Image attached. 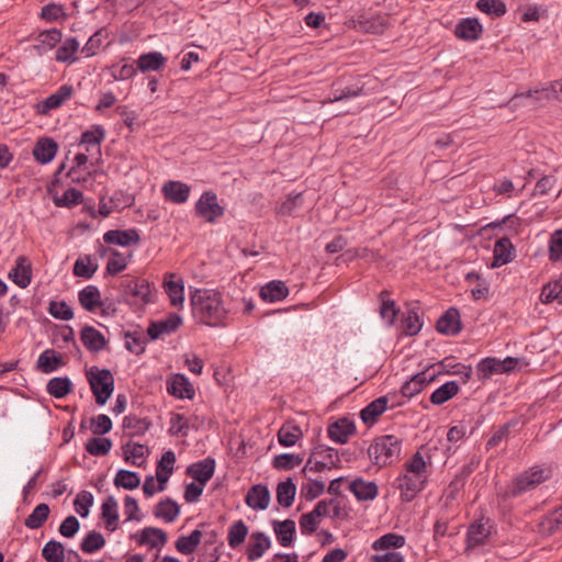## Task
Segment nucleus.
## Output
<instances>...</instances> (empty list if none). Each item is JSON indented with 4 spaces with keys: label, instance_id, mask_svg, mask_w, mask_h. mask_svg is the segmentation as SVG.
Masks as SVG:
<instances>
[{
    "label": "nucleus",
    "instance_id": "35",
    "mask_svg": "<svg viewBox=\"0 0 562 562\" xmlns=\"http://www.w3.org/2000/svg\"><path fill=\"white\" fill-rule=\"evenodd\" d=\"M252 542L247 549V558L249 561H256L263 555L270 548L271 541L263 532H254L251 535Z\"/></svg>",
    "mask_w": 562,
    "mask_h": 562
},
{
    "label": "nucleus",
    "instance_id": "44",
    "mask_svg": "<svg viewBox=\"0 0 562 562\" xmlns=\"http://www.w3.org/2000/svg\"><path fill=\"white\" fill-rule=\"evenodd\" d=\"M296 494V486L291 479L280 482L277 486V501L280 506H292Z\"/></svg>",
    "mask_w": 562,
    "mask_h": 562
},
{
    "label": "nucleus",
    "instance_id": "37",
    "mask_svg": "<svg viewBox=\"0 0 562 562\" xmlns=\"http://www.w3.org/2000/svg\"><path fill=\"white\" fill-rule=\"evenodd\" d=\"M13 282L20 288H26L31 283L32 270L24 257H19L15 267L10 272Z\"/></svg>",
    "mask_w": 562,
    "mask_h": 562
},
{
    "label": "nucleus",
    "instance_id": "36",
    "mask_svg": "<svg viewBox=\"0 0 562 562\" xmlns=\"http://www.w3.org/2000/svg\"><path fill=\"white\" fill-rule=\"evenodd\" d=\"M57 153V144L50 138L40 139L34 149V158L41 164H47L54 159Z\"/></svg>",
    "mask_w": 562,
    "mask_h": 562
},
{
    "label": "nucleus",
    "instance_id": "16",
    "mask_svg": "<svg viewBox=\"0 0 562 562\" xmlns=\"http://www.w3.org/2000/svg\"><path fill=\"white\" fill-rule=\"evenodd\" d=\"M214 471L215 460L212 458H205L202 461L189 465L187 469V474L196 481V483L205 486L214 475Z\"/></svg>",
    "mask_w": 562,
    "mask_h": 562
},
{
    "label": "nucleus",
    "instance_id": "60",
    "mask_svg": "<svg viewBox=\"0 0 562 562\" xmlns=\"http://www.w3.org/2000/svg\"><path fill=\"white\" fill-rule=\"evenodd\" d=\"M109 252L111 258L108 260L106 271L109 274L114 276L126 268L131 255L125 256L115 249H109Z\"/></svg>",
    "mask_w": 562,
    "mask_h": 562
},
{
    "label": "nucleus",
    "instance_id": "54",
    "mask_svg": "<svg viewBox=\"0 0 562 562\" xmlns=\"http://www.w3.org/2000/svg\"><path fill=\"white\" fill-rule=\"evenodd\" d=\"M42 555L47 562H65V548L61 542L49 540L42 549Z\"/></svg>",
    "mask_w": 562,
    "mask_h": 562
},
{
    "label": "nucleus",
    "instance_id": "59",
    "mask_svg": "<svg viewBox=\"0 0 562 562\" xmlns=\"http://www.w3.org/2000/svg\"><path fill=\"white\" fill-rule=\"evenodd\" d=\"M109 32L106 29H100L98 30L93 35H91L86 43V45L82 47V54L86 55V57L94 56L98 50L100 49L103 41L108 38Z\"/></svg>",
    "mask_w": 562,
    "mask_h": 562
},
{
    "label": "nucleus",
    "instance_id": "25",
    "mask_svg": "<svg viewBox=\"0 0 562 562\" xmlns=\"http://www.w3.org/2000/svg\"><path fill=\"white\" fill-rule=\"evenodd\" d=\"M273 531L276 533L277 540L282 547H291L294 541V536L296 532L295 521L292 519H285L282 521L273 520L272 521Z\"/></svg>",
    "mask_w": 562,
    "mask_h": 562
},
{
    "label": "nucleus",
    "instance_id": "52",
    "mask_svg": "<svg viewBox=\"0 0 562 562\" xmlns=\"http://www.w3.org/2000/svg\"><path fill=\"white\" fill-rule=\"evenodd\" d=\"M79 48V42L75 37L67 38L56 50V60L61 63H74V57Z\"/></svg>",
    "mask_w": 562,
    "mask_h": 562
},
{
    "label": "nucleus",
    "instance_id": "4",
    "mask_svg": "<svg viewBox=\"0 0 562 562\" xmlns=\"http://www.w3.org/2000/svg\"><path fill=\"white\" fill-rule=\"evenodd\" d=\"M402 440L393 435L378 437L369 447L368 453L374 464L385 467L400 458Z\"/></svg>",
    "mask_w": 562,
    "mask_h": 562
},
{
    "label": "nucleus",
    "instance_id": "14",
    "mask_svg": "<svg viewBox=\"0 0 562 562\" xmlns=\"http://www.w3.org/2000/svg\"><path fill=\"white\" fill-rule=\"evenodd\" d=\"M167 391L178 398H192L195 394L193 385L184 374L176 373L167 380Z\"/></svg>",
    "mask_w": 562,
    "mask_h": 562
},
{
    "label": "nucleus",
    "instance_id": "9",
    "mask_svg": "<svg viewBox=\"0 0 562 562\" xmlns=\"http://www.w3.org/2000/svg\"><path fill=\"white\" fill-rule=\"evenodd\" d=\"M195 212L207 223H215L224 215V207L220 205L217 195L205 191L195 203Z\"/></svg>",
    "mask_w": 562,
    "mask_h": 562
},
{
    "label": "nucleus",
    "instance_id": "41",
    "mask_svg": "<svg viewBox=\"0 0 562 562\" xmlns=\"http://www.w3.org/2000/svg\"><path fill=\"white\" fill-rule=\"evenodd\" d=\"M302 436V429L293 423H285L278 431L279 443L283 447L294 446Z\"/></svg>",
    "mask_w": 562,
    "mask_h": 562
},
{
    "label": "nucleus",
    "instance_id": "13",
    "mask_svg": "<svg viewBox=\"0 0 562 562\" xmlns=\"http://www.w3.org/2000/svg\"><path fill=\"white\" fill-rule=\"evenodd\" d=\"M161 192L167 201L183 204L190 196L191 188L184 182L169 180L164 183Z\"/></svg>",
    "mask_w": 562,
    "mask_h": 562
},
{
    "label": "nucleus",
    "instance_id": "43",
    "mask_svg": "<svg viewBox=\"0 0 562 562\" xmlns=\"http://www.w3.org/2000/svg\"><path fill=\"white\" fill-rule=\"evenodd\" d=\"M46 390L55 398H63L72 390V383L67 376H55L47 382Z\"/></svg>",
    "mask_w": 562,
    "mask_h": 562
},
{
    "label": "nucleus",
    "instance_id": "55",
    "mask_svg": "<svg viewBox=\"0 0 562 562\" xmlns=\"http://www.w3.org/2000/svg\"><path fill=\"white\" fill-rule=\"evenodd\" d=\"M105 544V539L99 531H90L81 541L80 549L88 554L101 550Z\"/></svg>",
    "mask_w": 562,
    "mask_h": 562
},
{
    "label": "nucleus",
    "instance_id": "50",
    "mask_svg": "<svg viewBox=\"0 0 562 562\" xmlns=\"http://www.w3.org/2000/svg\"><path fill=\"white\" fill-rule=\"evenodd\" d=\"M61 364V358L52 349L42 352L37 359V368L44 373H50Z\"/></svg>",
    "mask_w": 562,
    "mask_h": 562
},
{
    "label": "nucleus",
    "instance_id": "11",
    "mask_svg": "<svg viewBox=\"0 0 562 562\" xmlns=\"http://www.w3.org/2000/svg\"><path fill=\"white\" fill-rule=\"evenodd\" d=\"M164 290L173 307H182L184 302V283L176 273H166L164 278Z\"/></svg>",
    "mask_w": 562,
    "mask_h": 562
},
{
    "label": "nucleus",
    "instance_id": "10",
    "mask_svg": "<svg viewBox=\"0 0 562 562\" xmlns=\"http://www.w3.org/2000/svg\"><path fill=\"white\" fill-rule=\"evenodd\" d=\"M492 528L493 525L491 519L485 517L476 519L473 524H471L467 532L465 551H470L479 546L484 544L492 533Z\"/></svg>",
    "mask_w": 562,
    "mask_h": 562
},
{
    "label": "nucleus",
    "instance_id": "6",
    "mask_svg": "<svg viewBox=\"0 0 562 562\" xmlns=\"http://www.w3.org/2000/svg\"><path fill=\"white\" fill-rule=\"evenodd\" d=\"M125 300L130 304L147 305L155 301V291L146 279L131 278L122 284Z\"/></svg>",
    "mask_w": 562,
    "mask_h": 562
},
{
    "label": "nucleus",
    "instance_id": "48",
    "mask_svg": "<svg viewBox=\"0 0 562 562\" xmlns=\"http://www.w3.org/2000/svg\"><path fill=\"white\" fill-rule=\"evenodd\" d=\"M49 512L47 504H38L25 518L24 525L30 529H38L47 520Z\"/></svg>",
    "mask_w": 562,
    "mask_h": 562
},
{
    "label": "nucleus",
    "instance_id": "15",
    "mask_svg": "<svg viewBox=\"0 0 562 562\" xmlns=\"http://www.w3.org/2000/svg\"><path fill=\"white\" fill-rule=\"evenodd\" d=\"M328 437L337 443H346L356 432V425L347 417L339 418L327 428Z\"/></svg>",
    "mask_w": 562,
    "mask_h": 562
},
{
    "label": "nucleus",
    "instance_id": "61",
    "mask_svg": "<svg viewBox=\"0 0 562 562\" xmlns=\"http://www.w3.org/2000/svg\"><path fill=\"white\" fill-rule=\"evenodd\" d=\"M47 311L56 319L70 321L74 318L72 308L65 301H50Z\"/></svg>",
    "mask_w": 562,
    "mask_h": 562
},
{
    "label": "nucleus",
    "instance_id": "1",
    "mask_svg": "<svg viewBox=\"0 0 562 562\" xmlns=\"http://www.w3.org/2000/svg\"><path fill=\"white\" fill-rule=\"evenodd\" d=\"M430 469V458L426 461L420 451H416L403 464V472L394 482V486L401 492L402 501H413L425 488L431 473Z\"/></svg>",
    "mask_w": 562,
    "mask_h": 562
},
{
    "label": "nucleus",
    "instance_id": "38",
    "mask_svg": "<svg viewBox=\"0 0 562 562\" xmlns=\"http://www.w3.org/2000/svg\"><path fill=\"white\" fill-rule=\"evenodd\" d=\"M74 89L69 85L60 86L56 92L52 93L43 101L44 112L59 108L66 100L70 99Z\"/></svg>",
    "mask_w": 562,
    "mask_h": 562
},
{
    "label": "nucleus",
    "instance_id": "51",
    "mask_svg": "<svg viewBox=\"0 0 562 562\" xmlns=\"http://www.w3.org/2000/svg\"><path fill=\"white\" fill-rule=\"evenodd\" d=\"M248 535V527L243 520L235 521L228 529L227 541L233 549L239 547Z\"/></svg>",
    "mask_w": 562,
    "mask_h": 562
},
{
    "label": "nucleus",
    "instance_id": "30",
    "mask_svg": "<svg viewBox=\"0 0 562 562\" xmlns=\"http://www.w3.org/2000/svg\"><path fill=\"white\" fill-rule=\"evenodd\" d=\"M386 407L387 397L381 396L361 409V419L364 424L372 425L376 422V418L385 412Z\"/></svg>",
    "mask_w": 562,
    "mask_h": 562
},
{
    "label": "nucleus",
    "instance_id": "31",
    "mask_svg": "<svg viewBox=\"0 0 562 562\" xmlns=\"http://www.w3.org/2000/svg\"><path fill=\"white\" fill-rule=\"evenodd\" d=\"M482 33V25L476 19H464L456 26V35L467 41H475Z\"/></svg>",
    "mask_w": 562,
    "mask_h": 562
},
{
    "label": "nucleus",
    "instance_id": "63",
    "mask_svg": "<svg viewBox=\"0 0 562 562\" xmlns=\"http://www.w3.org/2000/svg\"><path fill=\"white\" fill-rule=\"evenodd\" d=\"M82 200H83L82 193L75 188H69L63 193L61 196L54 198V202L57 206H66V207H71L74 205H78L82 202Z\"/></svg>",
    "mask_w": 562,
    "mask_h": 562
},
{
    "label": "nucleus",
    "instance_id": "32",
    "mask_svg": "<svg viewBox=\"0 0 562 562\" xmlns=\"http://www.w3.org/2000/svg\"><path fill=\"white\" fill-rule=\"evenodd\" d=\"M78 300L88 312H94L97 307L102 305L101 293L95 285H87L79 291Z\"/></svg>",
    "mask_w": 562,
    "mask_h": 562
},
{
    "label": "nucleus",
    "instance_id": "28",
    "mask_svg": "<svg viewBox=\"0 0 562 562\" xmlns=\"http://www.w3.org/2000/svg\"><path fill=\"white\" fill-rule=\"evenodd\" d=\"M167 533L156 527H146L140 531L137 539L138 544H149L150 548H162L167 543Z\"/></svg>",
    "mask_w": 562,
    "mask_h": 562
},
{
    "label": "nucleus",
    "instance_id": "23",
    "mask_svg": "<svg viewBox=\"0 0 562 562\" xmlns=\"http://www.w3.org/2000/svg\"><path fill=\"white\" fill-rule=\"evenodd\" d=\"M246 504L256 510L267 509L270 503V492L267 486L257 484L250 487L246 497Z\"/></svg>",
    "mask_w": 562,
    "mask_h": 562
},
{
    "label": "nucleus",
    "instance_id": "49",
    "mask_svg": "<svg viewBox=\"0 0 562 562\" xmlns=\"http://www.w3.org/2000/svg\"><path fill=\"white\" fill-rule=\"evenodd\" d=\"M423 326L418 311L415 308L408 310L402 318L403 331L408 336L417 335Z\"/></svg>",
    "mask_w": 562,
    "mask_h": 562
},
{
    "label": "nucleus",
    "instance_id": "19",
    "mask_svg": "<svg viewBox=\"0 0 562 562\" xmlns=\"http://www.w3.org/2000/svg\"><path fill=\"white\" fill-rule=\"evenodd\" d=\"M82 345L90 352H99L103 350L108 344L104 335L93 326L86 325L80 331Z\"/></svg>",
    "mask_w": 562,
    "mask_h": 562
},
{
    "label": "nucleus",
    "instance_id": "26",
    "mask_svg": "<svg viewBox=\"0 0 562 562\" xmlns=\"http://www.w3.org/2000/svg\"><path fill=\"white\" fill-rule=\"evenodd\" d=\"M136 63L142 72L158 71L166 66L167 58L159 52H149L139 55Z\"/></svg>",
    "mask_w": 562,
    "mask_h": 562
},
{
    "label": "nucleus",
    "instance_id": "2",
    "mask_svg": "<svg viewBox=\"0 0 562 562\" xmlns=\"http://www.w3.org/2000/svg\"><path fill=\"white\" fill-rule=\"evenodd\" d=\"M193 316L207 326H222L227 318L220 292L207 289H196L191 294Z\"/></svg>",
    "mask_w": 562,
    "mask_h": 562
},
{
    "label": "nucleus",
    "instance_id": "58",
    "mask_svg": "<svg viewBox=\"0 0 562 562\" xmlns=\"http://www.w3.org/2000/svg\"><path fill=\"white\" fill-rule=\"evenodd\" d=\"M140 484V479L137 473L128 470L117 471L114 477V485L116 487H123L125 490H134Z\"/></svg>",
    "mask_w": 562,
    "mask_h": 562
},
{
    "label": "nucleus",
    "instance_id": "40",
    "mask_svg": "<svg viewBox=\"0 0 562 562\" xmlns=\"http://www.w3.org/2000/svg\"><path fill=\"white\" fill-rule=\"evenodd\" d=\"M180 513L179 505L171 498L160 501L154 510L157 518L164 519L166 522H172L177 519Z\"/></svg>",
    "mask_w": 562,
    "mask_h": 562
},
{
    "label": "nucleus",
    "instance_id": "17",
    "mask_svg": "<svg viewBox=\"0 0 562 562\" xmlns=\"http://www.w3.org/2000/svg\"><path fill=\"white\" fill-rule=\"evenodd\" d=\"M435 378L436 374L428 370L418 372L403 384L401 392L403 396L411 398L420 393Z\"/></svg>",
    "mask_w": 562,
    "mask_h": 562
},
{
    "label": "nucleus",
    "instance_id": "8",
    "mask_svg": "<svg viewBox=\"0 0 562 562\" xmlns=\"http://www.w3.org/2000/svg\"><path fill=\"white\" fill-rule=\"evenodd\" d=\"M339 461V456L335 449L321 447L313 451L312 456L307 459L303 472H322L325 469L337 467Z\"/></svg>",
    "mask_w": 562,
    "mask_h": 562
},
{
    "label": "nucleus",
    "instance_id": "22",
    "mask_svg": "<svg viewBox=\"0 0 562 562\" xmlns=\"http://www.w3.org/2000/svg\"><path fill=\"white\" fill-rule=\"evenodd\" d=\"M349 490L359 502L373 501L379 494L376 483L360 477L350 483Z\"/></svg>",
    "mask_w": 562,
    "mask_h": 562
},
{
    "label": "nucleus",
    "instance_id": "7",
    "mask_svg": "<svg viewBox=\"0 0 562 562\" xmlns=\"http://www.w3.org/2000/svg\"><path fill=\"white\" fill-rule=\"evenodd\" d=\"M519 359L507 357L503 360L487 357L477 363V376L481 380L490 379L494 374H503L513 371L518 364Z\"/></svg>",
    "mask_w": 562,
    "mask_h": 562
},
{
    "label": "nucleus",
    "instance_id": "3",
    "mask_svg": "<svg viewBox=\"0 0 562 562\" xmlns=\"http://www.w3.org/2000/svg\"><path fill=\"white\" fill-rule=\"evenodd\" d=\"M551 471L548 468L535 465L519 473L505 487L503 496L505 498H515L524 493L535 490L541 483L550 477Z\"/></svg>",
    "mask_w": 562,
    "mask_h": 562
},
{
    "label": "nucleus",
    "instance_id": "64",
    "mask_svg": "<svg viewBox=\"0 0 562 562\" xmlns=\"http://www.w3.org/2000/svg\"><path fill=\"white\" fill-rule=\"evenodd\" d=\"M476 8L484 13L502 16L506 13V5L502 0H479Z\"/></svg>",
    "mask_w": 562,
    "mask_h": 562
},
{
    "label": "nucleus",
    "instance_id": "34",
    "mask_svg": "<svg viewBox=\"0 0 562 562\" xmlns=\"http://www.w3.org/2000/svg\"><path fill=\"white\" fill-rule=\"evenodd\" d=\"M61 31L58 29L43 31L36 38L37 44L34 45V49L38 54H43L46 50L53 49L61 41Z\"/></svg>",
    "mask_w": 562,
    "mask_h": 562
},
{
    "label": "nucleus",
    "instance_id": "39",
    "mask_svg": "<svg viewBox=\"0 0 562 562\" xmlns=\"http://www.w3.org/2000/svg\"><path fill=\"white\" fill-rule=\"evenodd\" d=\"M105 137V131L101 125H94L91 130L86 131L81 135V144L86 145L87 151L95 148L97 153L101 154L100 145Z\"/></svg>",
    "mask_w": 562,
    "mask_h": 562
},
{
    "label": "nucleus",
    "instance_id": "56",
    "mask_svg": "<svg viewBox=\"0 0 562 562\" xmlns=\"http://www.w3.org/2000/svg\"><path fill=\"white\" fill-rule=\"evenodd\" d=\"M85 448L91 456L102 457L110 452L112 448V441L109 438L93 437L87 441Z\"/></svg>",
    "mask_w": 562,
    "mask_h": 562
},
{
    "label": "nucleus",
    "instance_id": "5",
    "mask_svg": "<svg viewBox=\"0 0 562 562\" xmlns=\"http://www.w3.org/2000/svg\"><path fill=\"white\" fill-rule=\"evenodd\" d=\"M87 379L98 405H104L114 391V376L109 369L95 366L87 371Z\"/></svg>",
    "mask_w": 562,
    "mask_h": 562
},
{
    "label": "nucleus",
    "instance_id": "24",
    "mask_svg": "<svg viewBox=\"0 0 562 562\" xmlns=\"http://www.w3.org/2000/svg\"><path fill=\"white\" fill-rule=\"evenodd\" d=\"M515 257L514 245L507 237L499 238L493 250V263L492 267H501L510 262Z\"/></svg>",
    "mask_w": 562,
    "mask_h": 562
},
{
    "label": "nucleus",
    "instance_id": "18",
    "mask_svg": "<svg viewBox=\"0 0 562 562\" xmlns=\"http://www.w3.org/2000/svg\"><path fill=\"white\" fill-rule=\"evenodd\" d=\"M103 240L106 244L127 247L131 245H137L140 241V237L137 229L135 228H130L125 231L111 229L103 235Z\"/></svg>",
    "mask_w": 562,
    "mask_h": 562
},
{
    "label": "nucleus",
    "instance_id": "47",
    "mask_svg": "<svg viewBox=\"0 0 562 562\" xmlns=\"http://www.w3.org/2000/svg\"><path fill=\"white\" fill-rule=\"evenodd\" d=\"M202 539V531L193 530L189 536H181L176 541V549L182 554L193 553Z\"/></svg>",
    "mask_w": 562,
    "mask_h": 562
},
{
    "label": "nucleus",
    "instance_id": "46",
    "mask_svg": "<svg viewBox=\"0 0 562 562\" xmlns=\"http://www.w3.org/2000/svg\"><path fill=\"white\" fill-rule=\"evenodd\" d=\"M151 426L147 418H139L135 415H128L123 419V427L128 431V436H143Z\"/></svg>",
    "mask_w": 562,
    "mask_h": 562
},
{
    "label": "nucleus",
    "instance_id": "57",
    "mask_svg": "<svg viewBox=\"0 0 562 562\" xmlns=\"http://www.w3.org/2000/svg\"><path fill=\"white\" fill-rule=\"evenodd\" d=\"M98 269L90 256L80 257L74 265V274L83 279H91Z\"/></svg>",
    "mask_w": 562,
    "mask_h": 562
},
{
    "label": "nucleus",
    "instance_id": "20",
    "mask_svg": "<svg viewBox=\"0 0 562 562\" xmlns=\"http://www.w3.org/2000/svg\"><path fill=\"white\" fill-rule=\"evenodd\" d=\"M437 330L445 335H458L461 329L460 313L457 308L450 307L437 322Z\"/></svg>",
    "mask_w": 562,
    "mask_h": 562
},
{
    "label": "nucleus",
    "instance_id": "45",
    "mask_svg": "<svg viewBox=\"0 0 562 562\" xmlns=\"http://www.w3.org/2000/svg\"><path fill=\"white\" fill-rule=\"evenodd\" d=\"M459 384L456 381H449L439 386L430 395V402L435 405H441L459 393Z\"/></svg>",
    "mask_w": 562,
    "mask_h": 562
},
{
    "label": "nucleus",
    "instance_id": "33",
    "mask_svg": "<svg viewBox=\"0 0 562 562\" xmlns=\"http://www.w3.org/2000/svg\"><path fill=\"white\" fill-rule=\"evenodd\" d=\"M289 294V289L285 283L282 281H271L267 283L260 290V296L266 302H277L286 297Z\"/></svg>",
    "mask_w": 562,
    "mask_h": 562
},
{
    "label": "nucleus",
    "instance_id": "62",
    "mask_svg": "<svg viewBox=\"0 0 562 562\" xmlns=\"http://www.w3.org/2000/svg\"><path fill=\"white\" fill-rule=\"evenodd\" d=\"M303 459L299 454L282 453L272 460L273 468L278 470H292L302 463Z\"/></svg>",
    "mask_w": 562,
    "mask_h": 562
},
{
    "label": "nucleus",
    "instance_id": "12",
    "mask_svg": "<svg viewBox=\"0 0 562 562\" xmlns=\"http://www.w3.org/2000/svg\"><path fill=\"white\" fill-rule=\"evenodd\" d=\"M181 324V316L177 313H171L165 319L153 322L147 329V334L153 340H155L164 335L175 333Z\"/></svg>",
    "mask_w": 562,
    "mask_h": 562
},
{
    "label": "nucleus",
    "instance_id": "53",
    "mask_svg": "<svg viewBox=\"0 0 562 562\" xmlns=\"http://www.w3.org/2000/svg\"><path fill=\"white\" fill-rule=\"evenodd\" d=\"M540 300L542 303L548 304L558 301L562 304V278L547 283L541 291Z\"/></svg>",
    "mask_w": 562,
    "mask_h": 562
},
{
    "label": "nucleus",
    "instance_id": "42",
    "mask_svg": "<svg viewBox=\"0 0 562 562\" xmlns=\"http://www.w3.org/2000/svg\"><path fill=\"white\" fill-rule=\"evenodd\" d=\"M405 544V537L402 535L389 532L378 538L372 543V549L374 551H385V550H396Z\"/></svg>",
    "mask_w": 562,
    "mask_h": 562
},
{
    "label": "nucleus",
    "instance_id": "27",
    "mask_svg": "<svg viewBox=\"0 0 562 562\" xmlns=\"http://www.w3.org/2000/svg\"><path fill=\"white\" fill-rule=\"evenodd\" d=\"M562 528V507L555 508L546 515L538 524V531L549 537Z\"/></svg>",
    "mask_w": 562,
    "mask_h": 562
},
{
    "label": "nucleus",
    "instance_id": "21",
    "mask_svg": "<svg viewBox=\"0 0 562 562\" xmlns=\"http://www.w3.org/2000/svg\"><path fill=\"white\" fill-rule=\"evenodd\" d=\"M176 463V454L172 450L166 451L156 467V479L158 481V490L164 491L165 484L168 482L173 472Z\"/></svg>",
    "mask_w": 562,
    "mask_h": 562
},
{
    "label": "nucleus",
    "instance_id": "29",
    "mask_svg": "<svg viewBox=\"0 0 562 562\" xmlns=\"http://www.w3.org/2000/svg\"><path fill=\"white\" fill-rule=\"evenodd\" d=\"M101 516L105 520V528L114 531L119 521V505L114 496H108L101 506Z\"/></svg>",
    "mask_w": 562,
    "mask_h": 562
}]
</instances>
